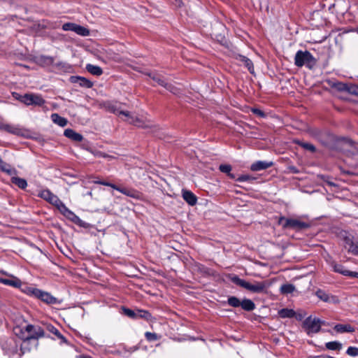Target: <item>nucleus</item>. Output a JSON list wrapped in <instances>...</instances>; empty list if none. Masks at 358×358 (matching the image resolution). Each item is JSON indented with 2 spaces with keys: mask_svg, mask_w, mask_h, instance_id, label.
<instances>
[{
  "mask_svg": "<svg viewBox=\"0 0 358 358\" xmlns=\"http://www.w3.org/2000/svg\"><path fill=\"white\" fill-rule=\"evenodd\" d=\"M288 169H289V170L291 172H292V173H298V172H299V171L297 170V169H296L295 166H289L288 167Z\"/></svg>",
  "mask_w": 358,
  "mask_h": 358,
  "instance_id": "nucleus-53",
  "label": "nucleus"
},
{
  "mask_svg": "<svg viewBox=\"0 0 358 358\" xmlns=\"http://www.w3.org/2000/svg\"><path fill=\"white\" fill-rule=\"evenodd\" d=\"M86 67L90 68V67H98V66H94V65H92V64H87V65L86 66Z\"/></svg>",
  "mask_w": 358,
  "mask_h": 358,
  "instance_id": "nucleus-57",
  "label": "nucleus"
},
{
  "mask_svg": "<svg viewBox=\"0 0 358 358\" xmlns=\"http://www.w3.org/2000/svg\"><path fill=\"white\" fill-rule=\"evenodd\" d=\"M228 176H229V178H231V179H235V176H234V174L229 173V174H228Z\"/></svg>",
  "mask_w": 358,
  "mask_h": 358,
  "instance_id": "nucleus-56",
  "label": "nucleus"
},
{
  "mask_svg": "<svg viewBox=\"0 0 358 358\" xmlns=\"http://www.w3.org/2000/svg\"><path fill=\"white\" fill-rule=\"evenodd\" d=\"M116 190L120 192L121 193H122L128 196L132 197V198H136L138 196V192L136 191H135L134 189H128V188H121V187H117V189H116Z\"/></svg>",
  "mask_w": 358,
  "mask_h": 358,
  "instance_id": "nucleus-26",
  "label": "nucleus"
},
{
  "mask_svg": "<svg viewBox=\"0 0 358 358\" xmlns=\"http://www.w3.org/2000/svg\"><path fill=\"white\" fill-rule=\"evenodd\" d=\"M251 111L254 114H255V115H258L259 117H264L266 116V114L264 113V112H263L262 110H261L259 108H253L251 109Z\"/></svg>",
  "mask_w": 358,
  "mask_h": 358,
  "instance_id": "nucleus-50",
  "label": "nucleus"
},
{
  "mask_svg": "<svg viewBox=\"0 0 358 358\" xmlns=\"http://www.w3.org/2000/svg\"><path fill=\"white\" fill-rule=\"evenodd\" d=\"M73 31L77 34L83 36H87L90 35V30L88 29L76 24Z\"/></svg>",
  "mask_w": 358,
  "mask_h": 358,
  "instance_id": "nucleus-28",
  "label": "nucleus"
},
{
  "mask_svg": "<svg viewBox=\"0 0 358 358\" xmlns=\"http://www.w3.org/2000/svg\"><path fill=\"white\" fill-rule=\"evenodd\" d=\"M324 322L318 318H313L311 316L307 317L303 322V327L306 329L308 334H316L320 331L321 325Z\"/></svg>",
  "mask_w": 358,
  "mask_h": 358,
  "instance_id": "nucleus-6",
  "label": "nucleus"
},
{
  "mask_svg": "<svg viewBox=\"0 0 358 358\" xmlns=\"http://www.w3.org/2000/svg\"><path fill=\"white\" fill-rule=\"evenodd\" d=\"M175 1H176L175 2L176 6H179V7L181 6V5L182 3L181 0H175Z\"/></svg>",
  "mask_w": 358,
  "mask_h": 358,
  "instance_id": "nucleus-54",
  "label": "nucleus"
},
{
  "mask_svg": "<svg viewBox=\"0 0 358 358\" xmlns=\"http://www.w3.org/2000/svg\"><path fill=\"white\" fill-rule=\"evenodd\" d=\"M348 83L337 82L332 84V87L341 92H346L348 88Z\"/></svg>",
  "mask_w": 358,
  "mask_h": 358,
  "instance_id": "nucleus-35",
  "label": "nucleus"
},
{
  "mask_svg": "<svg viewBox=\"0 0 358 358\" xmlns=\"http://www.w3.org/2000/svg\"><path fill=\"white\" fill-rule=\"evenodd\" d=\"M38 64L41 66H51L54 64V59L50 57L41 56L38 58Z\"/></svg>",
  "mask_w": 358,
  "mask_h": 358,
  "instance_id": "nucleus-21",
  "label": "nucleus"
},
{
  "mask_svg": "<svg viewBox=\"0 0 358 358\" xmlns=\"http://www.w3.org/2000/svg\"><path fill=\"white\" fill-rule=\"evenodd\" d=\"M31 293L36 297L41 299L43 301L47 303L52 304L56 302V299L48 292H43L38 289H33Z\"/></svg>",
  "mask_w": 358,
  "mask_h": 358,
  "instance_id": "nucleus-8",
  "label": "nucleus"
},
{
  "mask_svg": "<svg viewBox=\"0 0 358 358\" xmlns=\"http://www.w3.org/2000/svg\"><path fill=\"white\" fill-rule=\"evenodd\" d=\"M344 243H345V248H348L350 245H352L354 243V241L352 240V237L351 236H345L343 238Z\"/></svg>",
  "mask_w": 358,
  "mask_h": 358,
  "instance_id": "nucleus-46",
  "label": "nucleus"
},
{
  "mask_svg": "<svg viewBox=\"0 0 358 358\" xmlns=\"http://www.w3.org/2000/svg\"><path fill=\"white\" fill-rule=\"evenodd\" d=\"M0 130L6 131L10 134H13L17 136H22L24 132L22 129L17 126L3 123L0 121Z\"/></svg>",
  "mask_w": 358,
  "mask_h": 358,
  "instance_id": "nucleus-9",
  "label": "nucleus"
},
{
  "mask_svg": "<svg viewBox=\"0 0 358 358\" xmlns=\"http://www.w3.org/2000/svg\"><path fill=\"white\" fill-rule=\"evenodd\" d=\"M64 134L66 137L76 142H80L83 138L81 134L76 133L75 131L71 129H65Z\"/></svg>",
  "mask_w": 358,
  "mask_h": 358,
  "instance_id": "nucleus-17",
  "label": "nucleus"
},
{
  "mask_svg": "<svg viewBox=\"0 0 358 358\" xmlns=\"http://www.w3.org/2000/svg\"><path fill=\"white\" fill-rule=\"evenodd\" d=\"M32 94H25L20 96V101L26 105H32Z\"/></svg>",
  "mask_w": 358,
  "mask_h": 358,
  "instance_id": "nucleus-37",
  "label": "nucleus"
},
{
  "mask_svg": "<svg viewBox=\"0 0 358 358\" xmlns=\"http://www.w3.org/2000/svg\"><path fill=\"white\" fill-rule=\"evenodd\" d=\"M46 329L52 333V334L55 335L57 338L60 339L62 343H66L67 341L66 339V338L64 336H63L60 332L59 331V330L55 328L54 326H52V324H47L46 325Z\"/></svg>",
  "mask_w": 358,
  "mask_h": 358,
  "instance_id": "nucleus-18",
  "label": "nucleus"
},
{
  "mask_svg": "<svg viewBox=\"0 0 358 358\" xmlns=\"http://www.w3.org/2000/svg\"><path fill=\"white\" fill-rule=\"evenodd\" d=\"M140 72L142 73H144V74H145L147 76H148L150 78H152V79L153 80L156 81L159 85L163 86L164 87L168 83L162 78H161L159 76H152V74L150 73H148V72L143 71H141Z\"/></svg>",
  "mask_w": 358,
  "mask_h": 358,
  "instance_id": "nucleus-27",
  "label": "nucleus"
},
{
  "mask_svg": "<svg viewBox=\"0 0 358 358\" xmlns=\"http://www.w3.org/2000/svg\"><path fill=\"white\" fill-rule=\"evenodd\" d=\"M250 179V177L248 175H243L237 178L238 181L243 182L246 181Z\"/></svg>",
  "mask_w": 358,
  "mask_h": 358,
  "instance_id": "nucleus-51",
  "label": "nucleus"
},
{
  "mask_svg": "<svg viewBox=\"0 0 358 358\" xmlns=\"http://www.w3.org/2000/svg\"><path fill=\"white\" fill-rule=\"evenodd\" d=\"M13 96L16 99L20 101V96L21 95L18 94L17 93H13Z\"/></svg>",
  "mask_w": 358,
  "mask_h": 358,
  "instance_id": "nucleus-55",
  "label": "nucleus"
},
{
  "mask_svg": "<svg viewBox=\"0 0 358 358\" xmlns=\"http://www.w3.org/2000/svg\"><path fill=\"white\" fill-rule=\"evenodd\" d=\"M347 354L355 357L358 355V348L355 347H349L347 350Z\"/></svg>",
  "mask_w": 358,
  "mask_h": 358,
  "instance_id": "nucleus-45",
  "label": "nucleus"
},
{
  "mask_svg": "<svg viewBox=\"0 0 358 358\" xmlns=\"http://www.w3.org/2000/svg\"><path fill=\"white\" fill-rule=\"evenodd\" d=\"M343 173L348 175L352 174L350 171H343Z\"/></svg>",
  "mask_w": 358,
  "mask_h": 358,
  "instance_id": "nucleus-60",
  "label": "nucleus"
},
{
  "mask_svg": "<svg viewBox=\"0 0 358 358\" xmlns=\"http://www.w3.org/2000/svg\"><path fill=\"white\" fill-rule=\"evenodd\" d=\"M231 280L236 285L243 287L252 293H262L265 292L267 288V285L264 281H254L253 282H249L239 278L237 275H233L231 278Z\"/></svg>",
  "mask_w": 358,
  "mask_h": 358,
  "instance_id": "nucleus-2",
  "label": "nucleus"
},
{
  "mask_svg": "<svg viewBox=\"0 0 358 358\" xmlns=\"http://www.w3.org/2000/svg\"><path fill=\"white\" fill-rule=\"evenodd\" d=\"M348 250L353 255H358V243L354 242L352 245L348 248Z\"/></svg>",
  "mask_w": 358,
  "mask_h": 358,
  "instance_id": "nucleus-43",
  "label": "nucleus"
},
{
  "mask_svg": "<svg viewBox=\"0 0 358 358\" xmlns=\"http://www.w3.org/2000/svg\"><path fill=\"white\" fill-rule=\"evenodd\" d=\"M272 166V162L257 161L251 165L250 169L253 171H259L265 170Z\"/></svg>",
  "mask_w": 358,
  "mask_h": 358,
  "instance_id": "nucleus-15",
  "label": "nucleus"
},
{
  "mask_svg": "<svg viewBox=\"0 0 358 358\" xmlns=\"http://www.w3.org/2000/svg\"><path fill=\"white\" fill-rule=\"evenodd\" d=\"M145 336L148 341H155L159 339V336L155 333L146 332Z\"/></svg>",
  "mask_w": 358,
  "mask_h": 358,
  "instance_id": "nucleus-40",
  "label": "nucleus"
},
{
  "mask_svg": "<svg viewBox=\"0 0 358 358\" xmlns=\"http://www.w3.org/2000/svg\"><path fill=\"white\" fill-rule=\"evenodd\" d=\"M236 60L238 62H239L237 64V65H239V66L244 65L246 67H250L251 66H253L252 61L250 59H248L243 55H238L236 57Z\"/></svg>",
  "mask_w": 358,
  "mask_h": 358,
  "instance_id": "nucleus-24",
  "label": "nucleus"
},
{
  "mask_svg": "<svg viewBox=\"0 0 358 358\" xmlns=\"http://www.w3.org/2000/svg\"><path fill=\"white\" fill-rule=\"evenodd\" d=\"M52 122L60 127H64L67 124V120L64 117L59 116L57 113H53L51 115Z\"/></svg>",
  "mask_w": 358,
  "mask_h": 358,
  "instance_id": "nucleus-19",
  "label": "nucleus"
},
{
  "mask_svg": "<svg viewBox=\"0 0 358 358\" xmlns=\"http://www.w3.org/2000/svg\"><path fill=\"white\" fill-rule=\"evenodd\" d=\"M331 266L335 272L341 273L345 276H350L352 278H358V273L350 271L344 268L343 266L338 264L336 262L331 263Z\"/></svg>",
  "mask_w": 358,
  "mask_h": 358,
  "instance_id": "nucleus-10",
  "label": "nucleus"
},
{
  "mask_svg": "<svg viewBox=\"0 0 358 358\" xmlns=\"http://www.w3.org/2000/svg\"><path fill=\"white\" fill-rule=\"evenodd\" d=\"M325 346L331 350H340L342 348V344L338 341L328 342L325 344Z\"/></svg>",
  "mask_w": 358,
  "mask_h": 358,
  "instance_id": "nucleus-30",
  "label": "nucleus"
},
{
  "mask_svg": "<svg viewBox=\"0 0 358 358\" xmlns=\"http://www.w3.org/2000/svg\"><path fill=\"white\" fill-rule=\"evenodd\" d=\"M228 303L231 306L236 308L241 306V301H240V300L236 296H230L228 299Z\"/></svg>",
  "mask_w": 358,
  "mask_h": 358,
  "instance_id": "nucleus-38",
  "label": "nucleus"
},
{
  "mask_svg": "<svg viewBox=\"0 0 358 358\" xmlns=\"http://www.w3.org/2000/svg\"><path fill=\"white\" fill-rule=\"evenodd\" d=\"M89 72L94 76H101L103 73L102 69H87Z\"/></svg>",
  "mask_w": 358,
  "mask_h": 358,
  "instance_id": "nucleus-48",
  "label": "nucleus"
},
{
  "mask_svg": "<svg viewBox=\"0 0 358 358\" xmlns=\"http://www.w3.org/2000/svg\"><path fill=\"white\" fill-rule=\"evenodd\" d=\"M0 283L13 287H20L22 285L21 280L13 275H10L8 278H0Z\"/></svg>",
  "mask_w": 358,
  "mask_h": 358,
  "instance_id": "nucleus-14",
  "label": "nucleus"
},
{
  "mask_svg": "<svg viewBox=\"0 0 358 358\" xmlns=\"http://www.w3.org/2000/svg\"><path fill=\"white\" fill-rule=\"evenodd\" d=\"M66 217L74 223L81 225L82 220L72 211L70 210Z\"/></svg>",
  "mask_w": 358,
  "mask_h": 358,
  "instance_id": "nucleus-36",
  "label": "nucleus"
},
{
  "mask_svg": "<svg viewBox=\"0 0 358 358\" xmlns=\"http://www.w3.org/2000/svg\"><path fill=\"white\" fill-rule=\"evenodd\" d=\"M14 332L17 336L24 341L38 339L44 336V331L41 327L32 324L27 325L24 331L20 327H16L14 329Z\"/></svg>",
  "mask_w": 358,
  "mask_h": 358,
  "instance_id": "nucleus-1",
  "label": "nucleus"
},
{
  "mask_svg": "<svg viewBox=\"0 0 358 358\" xmlns=\"http://www.w3.org/2000/svg\"><path fill=\"white\" fill-rule=\"evenodd\" d=\"M297 144L303 148L310 151L311 152H315L316 150L315 147L311 143L297 141Z\"/></svg>",
  "mask_w": 358,
  "mask_h": 358,
  "instance_id": "nucleus-34",
  "label": "nucleus"
},
{
  "mask_svg": "<svg viewBox=\"0 0 358 358\" xmlns=\"http://www.w3.org/2000/svg\"><path fill=\"white\" fill-rule=\"evenodd\" d=\"M249 70H250V72L252 74H255L254 69H249Z\"/></svg>",
  "mask_w": 358,
  "mask_h": 358,
  "instance_id": "nucleus-58",
  "label": "nucleus"
},
{
  "mask_svg": "<svg viewBox=\"0 0 358 358\" xmlns=\"http://www.w3.org/2000/svg\"><path fill=\"white\" fill-rule=\"evenodd\" d=\"M278 224L282 225L284 229H292L294 230H302L310 227V224L307 222H302L298 219L285 218V217L279 218Z\"/></svg>",
  "mask_w": 358,
  "mask_h": 358,
  "instance_id": "nucleus-4",
  "label": "nucleus"
},
{
  "mask_svg": "<svg viewBox=\"0 0 358 358\" xmlns=\"http://www.w3.org/2000/svg\"><path fill=\"white\" fill-rule=\"evenodd\" d=\"M123 310H124V313L127 316H128L131 318H133V319L142 318V319H145L148 321L152 317L151 314L148 311L145 310L138 309L136 310H131L129 308H124Z\"/></svg>",
  "mask_w": 358,
  "mask_h": 358,
  "instance_id": "nucleus-7",
  "label": "nucleus"
},
{
  "mask_svg": "<svg viewBox=\"0 0 358 358\" xmlns=\"http://www.w3.org/2000/svg\"><path fill=\"white\" fill-rule=\"evenodd\" d=\"M295 290V287L292 284H285L280 287V292L283 294L292 293Z\"/></svg>",
  "mask_w": 358,
  "mask_h": 358,
  "instance_id": "nucleus-31",
  "label": "nucleus"
},
{
  "mask_svg": "<svg viewBox=\"0 0 358 358\" xmlns=\"http://www.w3.org/2000/svg\"><path fill=\"white\" fill-rule=\"evenodd\" d=\"M55 206L64 216H66L68 213L70 211V210L63 203L60 199L59 200V202L57 203Z\"/></svg>",
  "mask_w": 358,
  "mask_h": 358,
  "instance_id": "nucleus-32",
  "label": "nucleus"
},
{
  "mask_svg": "<svg viewBox=\"0 0 358 358\" xmlns=\"http://www.w3.org/2000/svg\"><path fill=\"white\" fill-rule=\"evenodd\" d=\"M164 87L174 94H179V90L170 83H167Z\"/></svg>",
  "mask_w": 358,
  "mask_h": 358,
  "instance_id": "nucleus-42",
  "label": "nucleus"
},
{
  "mask_svg": "<svg viewBox=\"0 0 358 358\" xmlns=\"http://www.w3.org/2000/svg\"><path fill=\"white\" fill-rule=\"evenodd\" d=\"M346 92L349 94L358 96V85L348 84Z\"/></svg>",
  "mask_w": 358,
  "mask_h": 358,
  "instance_id": "nucleus-39",
  "label": "nucleus"
},
{
  "mask_svg": "<svg viewBox=\"0 0 358 358\" xmlns=\"http://www.w3.org/2000/svg\"><path fill=\"white\" fill-rule=\"evenodd\" d=\"M294 63L298 67H313L316 65L317 59L308 50H299L295 55Z\"/></svg>",
  "mask_w": 358,
  "mask_h": 358,
  "instance_id": "nucleus-3",
  "label": "nucleus"
},
{
  "mask_svg": "<svg viewBox=\"0 0 358 358\" xmlns=\"http://www.w3.org/2000/svg\"><path fill=\"white\" fill-rule=\"evenodd\" d=\"M95 157H108V158H112L111 156H109L106 154H104L103 152H101V151H96V150H90Z\"/></svg>",
  "mask_w": 358,
  "mask_h": 358,
  "instance_id": "nucleus-47",
  "label": "nucleus"
},
{
  "mask_svg": "<svg viewBox=\"0 0 358 358\" xmlns=\"http://www.w3.org/2000/svg\"><path fill=\"white\" fill-rule=\"evenodd\" d=\"M334 329L339 333L354 331V328L349 324H337L334 327Z\"/></svg>",
  "mask_w": 358,
  "mask_h": 358,
  "instance_id": "nucleus-25",
  "label": "nucleus"
},
{
  "mask_svg": "<svg viewBox=\"0 0 358 358\" xmlns=\"http://www.w3.org/2000/svg\"><path fill=\"white\" fill-rule=\"evenodd\" d=\"M182 198L190 206H194L197 201L196 196L188 190H182Z\"/></svg>",
  "mask_w": 358,
  "mask_h": 358,
  "instance_id": "nucleus-16",
  "label": "nucleus"
},
{
  "mask_svg": "<svg viewBox=\"0 0 358 358\" xmlns=\"http://www.w3.org/2000/svg\"><path fill=\"white\" fill-rule=\"evenodd\" d=\"M342 141L344 143H345V144H347L348 145H350V146H352L354 145V142L352 140H350V139H345H345H343Z\"/></svg>",
  "mask_w": 358,
  "mask_h": 358,
  "instance_id": "nucleus-52",
  "label": "nucleus"
},
{
  "mask_svg": "<svg viewBox=\"0 0 358 358\" xmlns=\"http://www.w3.org/2000/svg\"><path fill=\"white\" fill-rule=\"evenodd\" d=\"M3 162V161L0 158V166H1Z\"/></svg>",
  "mask_w": 358,
  "mask_h": 358,
  "instance_id": "nucleus-61",
  "label": "nucleus"
},
{
  "mask_svg": "<svg viewBox=\"0 0 358 358\" xmlns=\"http://www.w3.org/2000/svg\"><path fill=\"white\" fill-rule=\"evenodd\" d=\"M84 358H92V357H84Z\"/></svg>",
  "mask_w": 358,
  "mask_h": 358,
  "instance_id": "nucleus-62",
  "label": "nucleus"
},
{
  "mask_svg": "<svg viewBox=\"0 0 358 358\" xmlns=\"http://www.w3.org/2000/svg\"><path fill=\"white\" fill-rule=\"evenodd\" d=\"M75 27H76L75 23L67 22V23H65L63 24L62 29L64 31H73Z\"/></svg>",
  "mask_w": 358,
  "mask_h": 358,
  "instance_id": "nucleus-44",
  "label": "nucleus"
},
{
  "mask_svg": "<svg viewBox=\"0 0 358 358\" xmlns=\"http://www.w3.org/2000/svg\"><path fill=\"white\" fill-rule=\"evenodd\" d=\"M278 314L282 318H291L295 315V312L292 309L282 308L278 311Z\"/></svg>",
  "mask_w": 358,
  "mask_h": 358,
  "instance_id": "nucleus-23",
  "label": "nucleus"
},
{
  "mask_svg": "<svg viewBox=\"0 0 358 358\" xmlns=\"http://www.w3.org/2000/svg\"><path fill=\"white\" fill-rule=\"evenodd\" d=\"M328 184H329V185H331V186H334V185H334V182H328Z\"/></svg>",
  "mask_w": 358,
  "mask_h": 358,
  "instance_id": "nucleus-59",
  "label": "nucleus"
},
{
  "mask_svg": "<svg viewBox=\"0 0 358 358\" xmlns=\"http://www.w3.org/2000/svg\"><path fill=\"white\" fill-rule=\"evenodd\" d=\"M315 295L322 301L327 303H338V299L333 295H330L322 289H318L315 292Z\"/></svg>",
  "mask_w": 358,
  "mask_h": 358,
  "instance_id": "nucleus-11",
  "label": "nucleus"
},
{
  "mask_svg": "<svg viewBox=\"0 0 358 358\" xmlns=\"http://www.w3.org/2000/svg\"><path fill=\"white\" fill-rule=\"evenodd\" d=\"M94 182L96 183V184H101V185H105V186L110 187L113 188L114 189H117V185H114L113 183L98 180V181H95Z\"/></svg>",
  "mask_w": 358,
  "mask_h": 358,
  "instance_id": "nucleus-49",
  "label": "nucleus"
},
{
  "mask_svg": "<svg viewBox=\"0 0 358 358\" xmlns=\"http://www.w3.org/2000/svg\"><path fill=\"white\" fill-rule=\"evenodd\" d=\"M108 108L110 109V110L117 114V115L124 116L125 117L124 120L128 122L129 123L133 124L138 127H143L141 121L138 117H135L134 116H133L129 111L120 110V108H117L115 106L112 104H110L108 106Z\"/></svg>",
  "mask_w": 358,
  "mask_h": 358,
  "instance_id": "nucleus-5",
  "label": "nucleus"
},
{
  "mask_svg": "<svg viewBox=\"0 0 358 358\" xmlns=\"http://www.w3.org/2000/svg\"><path fill=\"white\" fill-rule=\"evenodd\" d=\"M241 306L242 308L247 311L253 310L255 308V305L250 299H244L241 301Z\"/></svg>",
  "mask_w": 358,
  "mask_h": 358,
  "instance_id": "nucleus-22",
  "label": "nucleus"
},
{
  "mask_svg": "<svg viewBox=\"0 0 358 358\" xmlns=\"http://www.w3.org/2000/svg\"><path fill=\"white\" fill-rule=\"evenodd\" d=\"M0 169L2 171L6 172V173H8L10 176L17 174V171L15 169H12L9 164L5 163L4 162L2 163L1 166H0Z\"/></svg>",
  "mask_w": 358,
  "mask_h": 358,
  "instance_id": "nucleus-29",
  "label": "nucleus"
},
{
  "mask_svg": "<svg viewBox=\"0 0 358 358\" xmlns=\"http://www.w3.org/2000/svg\"><path fill=\"white\" fill-rule=\"evenodd\" d=\"M69 80L72 83H77L80 87L90 88L92 87V83L88 79L81 76H71Z\"/></svg>",
  "mask_w": 358,
  "mask_h": 358,
  "instance_id": "nucleus-13",
  "label": "nucleus"
},
{
  "mask_svg": "<svg viewBox=\"0 0 358 358\" xmlns=\"http://www.w3.org/2000/svg\"><path fill=\"white\" fill-rule=\"evenodd\" d=\"M11 182L17 185L19 188L22 189H25L27 186V182L25 179L17 176L12 177Z\"/></svg>",
  "mask_w": 358,
  "mask_h": 358,
  "instance_id": "nucleus-20",
  "label": "nucleus"
},
{
  "mask_svg": "<svg viewBox=\"0 0 358 358\" xmlns=\"http://www.w3.org/2000/svg\"><path fill=\"white\" fill-rule=\"evenodd\" d=\"M32 99H33L32 100V105L42 106L45 103V101L41 97V96L38 95V94H32Z\"/></svg>",
  "mask_w": 358,
  "mask_h": 358,
  "instance_id": "nucleus-33",
  "label": "nucleus"
},
{
  "mask_svg": "<svg viewBox=\"0 0 358 358\" xmlns=\"http://www.w3.org/2000/svg\"><path fill=\"white\" fill-rule=\"evenodd\" d=\"M219 169L221 172L228 175L231 171V166L229 164H221L219 167Z\"/></svg>",
  "mask_w": 358,
  "mask_h": 358,
  "instance_id": "nucleus-41",
  "label": "nucleus"
},
{
  "mask_svg": "<svg viewBox=\"0 0 358 358\" xmlns=\"http://www.w3.org/2000/svg\"><path fill=\"white\" fill-rule=\"evenodd\" d=\"M38 196L54 206L58 203L59 200L57 196L52 194L49 189H43L41 191Z\"/></svg>",
  "mask_w": 358,
  "mask_h": 358,
  "instance_id": "nucleus-12",
  "label": "nucleus"
}]
</instances>
